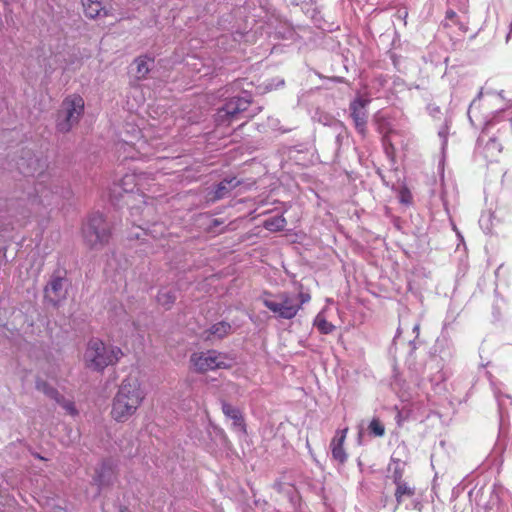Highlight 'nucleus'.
<instances>
[{
    "instance_id": "obj_1",
    "label": "nucleus",
    "mask_w": 512,
    "mask_h": 512,
    "mask_svg": "<svg viewBox=\"0 0 512 512\" xmlns=\"http://www.w3.org/2000/svg\"><path fill=\"white\" fill-rule=\"evenodd\" d=\"M144 399L145 392L138 377L127 376L113 398L111 417L117 422L127 421L137 412Z\"/></svg>"
},
{
    "instance_id": "obj_2",
    "label": "nucleus",
    "mask_w": 512,
    "mask_h": 512,
    "mask_svg": "<svg viewBox=\"0 0 512 512\" xmlns=\"http://www.w3.org/2000/svg\"><path fill=\"white\" fill-rule=\"evenodd\" d=\"M123 356L122 350L114 345H107L100 339H91L83 354V361L87 368L94 371H103L106 367L115 365Z\"/></svg>"
},
{
    "instance_id": "obj_3",
    "label": "nucleus",
    "mask_w": 512,
    "mask_h": 512,
    "mask_svg": "<svg viewBox=\"0 0 512 512\" xmlns=\"http://www.w3.org/2000/svg\"><path fill=\"white\" fill-rule=\"evenodd\" d=\"M84 99L78 94L67 96L60 106L56 117V128L61 133L69 132L77 125L84 113Z\"/></svg>"
},
{
    "instance_id": "obj_4",
    "label": "nucleus",
    "mask_w": 512,
    "mask_h": 512,
    "mask_svg": "<svg viewBox=\"0 0 512 512\" xmlns=\"http://www.w3.org/2000/svg\"><path fill=\"white\" fill-rule=\"evenodd\" d=\"M262 303L275 317L286 320L293 319L301 309L296 296L288 292L265 294Z\"/></svg>"
},
{
    "instance_id": "obj_5",
    "label": "nucleus",
    "mask_w": 512,
    "mask_h": 512,
    "mask_svg": "<svg viewBox=\"0 0 512 512\" xmlns=\"http://www.w3.org/2000/svg\"><path fill=\"white\" fill-rule=\"evenodd\" d=\"M190 365L193 371L197 373L230 367L228 357L214 350L193 353L190 356Z\"/></svg>"
},
{
    "instance_id": "obj_6",
    "label": "nucleus",
    "mask_w": 512,
    "mask_h": 512,
    "mask_svg": "<svg viewBox=\"0 0 512 512\" xmlns=\"http://www.w3.org/2000/svg\"><path fill=\"white\" fill-rule=\"evenodd\" d=\"M83 238L91 248L102 247L109 239V231L104 217L99 214H93L84 224Z\"/></svg>"
},
{
    "instance_id": "obj_7",
    "label": "nucleus",
    "mask_w": 512,
    "mask_h": 512,
    "mask_svg": "<svg viewBox=\"0 0 512 512\" xmlns=\"http://www.w3.org/2000/svg\"><path fill=\"white\" fill-rule=\"evenodd\" d=\"M369 103H370L369 98L359 95L350 104L351 117L354 121L355 128L362 135H364L365 131H366V124H367V117H368L366 107Z\"/></svg>"
},
{
    "instance_id": "obj_8",
    "label": "nucleus",
    "mask_w": 512,
    "mask_h": 512,
    "mask_svg": "<svg viewBox=\"0 0 512 512\" xmlns=\"http://www.w3.org/2000/svg\"><path fill=\"white\" fill-rule=\"evenodd\" d=\"M66 280L60 276H52L44 289V296L53 305L66 298Z\"/></svg>"
},
{
    "instance_id": "obj_9",
    "label": "nucleus",
    "mask_w": 512,
    "mask_h": 512,
    "mask_svg": "<svg viewBox=\"0 0 512 512\" xmlns=\"http://www.w3.org/2000/svg\"><path fill=\"white\" fill-rule=\"evenodd\" d=\"M147 176L145 174H126L120 181V187L127 194H133L135 190L138 192L145 186ZM132 195H128L126 202L128 203Z\"/></svg>"
},
{
    "instance_id": "obj_10",
    "label": "nucleus",
    "mask_w": 512,
    "mask_h": 512,
    "mask_svg": "<svg viewBox=\"0 0 512 512\" xmlns=\"http://www.w3.org/2000/svg\"><path fill=\"white\" fill-rule=\"evenodd\" d=\"M250 104V101L245 97H235L230 99L225 106L218 112V117L233 118L240 112H244Z\"/></svg>"
},
{
    "instance_id": "obj_11",
    "label": "nucleus",
    "mask_w": 512,
    "mask_h": 512,
    "mask_svg": "<svg viewBox=\"0 0 512 512\" xmlns=\"http://www.w3.org/2000/svg\"><path fill=\"white\" fill-rule=\"evenodd\" d=\"M347 432L348 428L336 431L330 444L333 458L340 463L345 462L347 459V454L343 448Z\"/></svg>"
},
{
    "instance_id": "obj_12",
    "label": "nucleus",
    "mask_w": 512,
    "mask_h": 512,
    "mask_svg": "<svg viewBox=\"0 0 512 512\" xmlns=\"http://www.w3.org/2000/svg\"><path fill=\"white\" fill-rule=\"evenodd\" d=\"M231 331L230 324L226 322H219L211 326V328L205 331L203 337L206 340L222 339L227 336Z\"/></svg>"
},
{
    "instance_id": "obj_13",
    "label": "nucleus",
    "mask_w": 512,
    "mask_h": 512,
    "mask_svg": "<svg viewBox=\"0 0 512 512\" xmlns=\"http://www.w3.org/2000/svg\"><path fill=\"white\" fill-rule=\"evenodd\" d=\"M82 4L87 17L96 18L107 14L101 0H82Z\"/></svg>"
},
{
    "instance_id": "obj_14",
    "label": "nucleus",
    "mask_w": 512,
    "mask_h": 512,
    "mask_svg": "<svg viewBox=\"0 0 512 512\" xmlns=\"http://www.w3.org/2000/svg\"><path fill=\"white\" fill-rule=\"evenodd\" d=\"M134 64L136 66V77L138 79H144L150 72L154 60L147 56H141L134 61Z\"/></svg>"
},
{
    "instance_id": "obj_15",
    "label": "nucleus",
    "mask_w": 512,
    "mask_h": 512,
    "mask_svg": "<svg viewBox=\"0 0 512 512\" xmlns=\"http://www.w3.org/2000/svg\"><path fill=\"white\" fill-rule=\"evenodd\" d=\"M222 411L226 417L230 418L233 421V425L235 428H238L240 430L244 429L243 419L240 411L237 408L233 407L228 403H223Z\"/></svg>"
},
{
    "instance_id": "obj_16",
    "label": "nucleus",
    "mask_w": 512,
    "mask_h": 512,
    "mask_svg": "<svg viewBox=\"0 0 512 512\" xmlns=\"http://www.w3.org/2000/svg\"><path fill=\"white\" fill-rule=\"evenodd\" d=\"M239 184L236 178L225 179L220 182L215 191L214 199H220L226 196V194Z\"/></svg>"
},
{
    "instance_id": "obj_17",
    "label": "nucleus",
    "mask_w": 512,
    "mask_h": 512,
    "mask_svg": "<svg viewBox=\"0 0 512 512\" xmlns=\"http://www.w3.org/2000/svg\"><path fill=\"white\" fill-rule=\"evenodd\" d=\"M263 226L271 232L281 231L286 226V220L283 216H273L266 219Z\"/></svg>"
},
{
    "instance_id": "obj_18",
    "label": "nucleus",
    "mask_w": 512,
    "mask_h": 512,
    "mask_svg": "<svg viewBox=\"0 0 512 512\" xmlns=\"http://www.w3.org/2000/svg\"><path fill=\"white\" fill-rule=\"evenodd\" d=\"M314 325L317 327V329L323 333V334H329L331 333L335 326L328 322L322 313H319L314 320Z\"/></svg>"
},
{
    "instance_id": "obj_19",
    "label": "nucleus",
    "mask_w": 512,
    "mask_h": 512,
    "mask_svg": "<svg viewBox=\"0 0 512 512\" xmlns=\"http://www.w3.org/2000/svg\"><path fill=\"white\" fill-rule=\"evenodd\" d=\"M414 494V491L411 487H409L406 483L398 481L397 482V489L395 492V497L398 503H401L403 498L405 496H412Z\"/></svg>"
},
{
    "instance_id": "obj_20",
    "label": "nucleus",
    "mask_w": 512,
    "mask_h": 512,
    "mask_svg": "<svg viewBox=\"0 0 512 512\" xmlns=\"http://www.w3.org/2000/svg\"><path fill=\"white\" fill-rule=\"evenodd\" d=\"M36 387L39 391L43 392L47 396L55 399L57 402H60V399L58 398V392L50 386L46 381H43L41 379L37 380Z\"/></svg>"
},
{
    "instance_id": "obj_21",
    "label": "nucleus",
    "mask_w": 512,
    "mask_h": 512,
    "mask_svg": "<svg viewBox=\"0 0 512 512\" xmlns=\"http://www.w3.org/2000/svg\"><path fill=\"white\" fill-rule=\"evenodd\" d=\"M369 430L377 437H382L385 434V427L377 418L372 419L369 424Z\"/></svg>"
},
{
    "instance_id": "obj_22",
    "label": "nucleus",
    "mask_w": 512,
    "mask_h": 512,
    "mask_svg": "<svg viewBox=\"0 0 512 512\" xmlns=\"http://www.w3.org/2000/svg\"><path fill=\"white\" fill-rule=\"evenodd\" d=\"M175 299V294L167 290L160 291L158 294V302L164 306L170 305Z\"/></svg>"
},
{
    "instance_id": "obj_23",
    "label": "nucleus",
    "mask_w": 512,
    "mask_h": 512,
    "mask_svg": "<svg viewBox=\"0 0 512 512\" xmlns=\"http://www.w3.org/2000/svg\"><path fill=\"white\" fill-rule=\"evenodd\" d=\"M120 148L123 149L125 153L127 152V154L124 156L125 158H136V155L131 152V150L134 149V147L127 141L122 143Z\"/></svg>"
},
{
    "instance_id": "obj_24",
    "label": "nucleus",
    "mask_w": 512,
    "mask_h": 512,
    "mask_svg": "<svg viewBox=\"0 0 512 512\" xmlns=\"http://www.w3.org/2000/svg\"><path fill=\"white\" fill-rule=\"evenodd\" d=\"M63 408L71 415H75L77 413L74 403L68 400H64L62 402Z\"/></svg>"
},
{
    "instance_id": "obj_25",
    "label": "nucleus",
    "mask_w": 512,
    "mask_h": 512,
    "mask_svg": "<svg viewBox=\"0 0 512 512\" xmlns=\"http://www.w3.org/2000/svg\"><path fill=\"white\" fill-rule=\"evenodd\" d=\"M298 300V303H301V306L307 302L310 301L311 296L308 293H300L298 297H296Z\"/></svg>"
},
{
    "instance_id": "obj_26",
    "label": "nucleus",
    "mask_w": 512,
    "mask_h": 512,
    "mask_svg": "<svg viewBox=\"0 0 512 512\" xmlns=\"http://www.w3.org/2000/svg\"><path fill=\"white\" fill-rule=\"evenodd\" d=\"M145 234V230L141 227L137 228V232L133 235L136 239H140Z\"/></svg>"
},
{
    "instance_id": "obj_27",
    "label": "nucleus",
    "mask_w": 512,
    "mask_h": 512,
    "mask_svg": "<svg viewBox=\"0 0 512 512\" xmlns=\"http://www.w3.org/2000/svg\"><path fill=\"white\" fill-rule=\"evenodd\" d=\"M496 397H497V399H498V401H499V405H500L501 407H502V406H504V405H505V402H504V400L500 397V395L496 394Z\"/></svg>"
},
{
    "instance_id": "obj_28",
    "label": "nucleus",
    "mask_w": 512,
    "mask_h": 512,
    "mask_svg": "<svg viewBox=\"0 0 512 512\" xmlns=\"http://www.w3.org/2000/svg\"><path fill=\"white\" fill-rule=\"evenodd\" d=\"M143 145H144V141H139L138 142V149L142 148Z\"/></svg>"
}]
</instances>
